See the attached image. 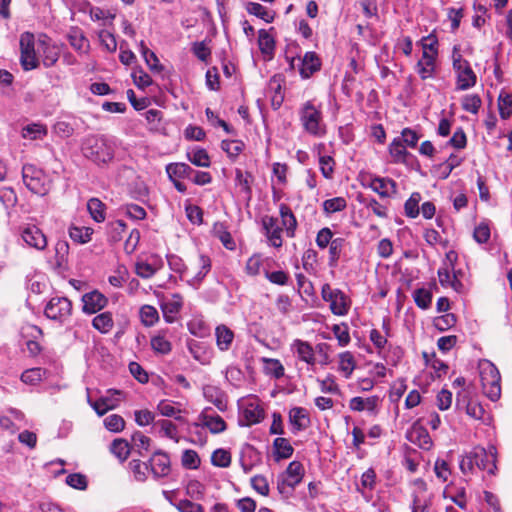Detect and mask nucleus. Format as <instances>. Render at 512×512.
Listing matches in <instances>:
<instances>
[{
	"label": "nucleus",
	"mask_w": 512,
	"mask_h": 512,
	"mask_svg": "<svg viewBox=\"0 0 512 512\" xmlns=\"http://www.w3.org/2000/svg\"><path fill=\"white\" fill-rule=\"evenodd\" d=\"M124 214L132 220H143L146 218L145 209L137 204H127L123 207Z\"/></svg>",
	"instance_id": "nucleus-62"
},
{
	"label": "nucleus",
	"mask_w": 512,
	"mask_h": 512,
	"mask_svg": "<svg viewBox=\"0 0 512 512\" xmlns=\"http://www.w3.org/2000/svg\"><path fill=\"white\" fill-rule=\"evenodd\" d=\"M72 313V302L66 297H53L46 304L44 314L47 318L65 322Z\"/></svg>",
	"instance_id": "nucleus-10"
},
{
	"label": "nucleus",
	"mask_w": 512,
	"mask_h": 512,
	"mask_svg": "<svg viewBox=\"0 0 512 512\" xmlns=\"http://www.w3.org/2000/svg\"><path fill=\"white\" fill-rule=\"evenodd\" d=\"M300 122L308 134L322 137L326 133L323 122L321 106H316L313 101H306L299 110Z\"/></svg>",
	"instance_id": "nucleus-2"
},
{
	"label": "nucleus",
	"mask_w": 512,
	"mask_h": 512,
	"mask_svg": "<svg viewBox=\"0 0 512 512\" xmlns=\"http://www.w3.org/2000/svg\"><path fill=\"white\" fill-rule=\"evenodd\" d=\"M0 202L5 208L13 207L17 202V195L13 188H0Z\"/></svg>",
	"instance_id": "nucleus-64"
},
{
	"label": "nucleus",
	"mask_w": 512,
	"mask_h": 512,
	"mask_svg": "<svg viewBox=\"0 0 512 512\" xmlns=\"http://www.w3.org/2000/svg\"><path fill=\"white\" fill-rule=\"evenodd\" d=\"M47 134V129L42 124H30L23 128L22 135L28 139H41Z\"/></svg>",
	"instance_id": "nucleus-51"
},
{
	"label": "nucleus",
	"mask_w": 512,
	"mask_h": 512,
	"mask_svg": "<svg viewBox=\"0 0 512 512\" xmlns=\"http://www.w3.org/2000/svg\"><path fill=\"white\" fill-rule=\"evenodd\" d=\"M211 463L217 467H228L231 464V454L229 450H213Z\"/></svg>",
	"instance_id": "nucleus-53"
},
{
	"label": "nucleus",
	"mask_w": 512,
	"mask_h": 512,
	"mask_svg": "<svg viewBox=\"0 0 512 512\" xmlns=\"http://www.w3.org/2000/svg\"><path fill=\"white\" fill-rule=\"evenodd\" d=\"M114 322L111 312H103L92 320V326L100 333L106 334L113 328Z\"/></svg>",
	"instance_id": "nucleus-32"
},
{
	"label": "nucleus",
	"mask_w": 512,
	"mask_h": 512,
	"mask_svg": "<svg viewBox=\"0 0 512 512\" xmlns=\"http://www.w3.org/2000/svg\"><path fill=\"white\" fill-rule=\"evenodd\" d=\"M139 51L151 71L160 72L163 69L156 54L145 45L144 41L140 42Z\"/></svg>",
	"instance_id": "nucleus-34"
},
{
	"label": "nucleus",
	"mask_w": 512,
	"mask_h": 512,
	"mask_svg": "<svg viewBox=\"0 0 512 512\" xmlns=\"http://www.w3.org/2000/svg\"><path fill=\"white\" fill-rule=\"evenodd\" d=\"M258 46L263 55L272 56L275 49L273 36L265 29L258 31Z\"/></svg>",
	"instance_id": "nucleus-31"
},
{
	"label": "nucleus",
	"mask_w": 512,
	"mask_h": 512,
	"mask_svg": "<svg viewBox=\"0 0 512 512\" xmlns=\"http://www.w3.org/2000/svg\"><path fill=\"white\" fill-rule=\"evenodd\" d=\"M216 344L221 351H227L234 339V333L225 325H219L215 330Z\"/></svg>",
	"instance_id": "nucleus-27"
},
{
	"label": "nucleus",
	"mask_w": 512,
	"mask_h": 512,
	"mask_svg": "<svg viewBox=\"0 0 512 512\" xmlns=\"http://www.w3.org/2000/svg\"><path fill=\"white\" fill-rule=\"evenodd\" d=\"M469 392L462 389L456 394V407L458 409H465L466 413L474 419H482L485 413L481 404L470 401Z\"/></svg>",
	"instance_id": "nucleus-17"
},
{
	"label": "nucleus",
	"mask_w": 512,
	"mask_h": 512,
	"mask_svg": "<svg viewBox=\"0 0 512 512\" xmlns=\"http://www.w3.org/2000/svg\"><path fill=\"white\" fill-rule=\"evenodd\" d=\"M481 104V98L477 94L466 95L462 99V108L472 114L478 113Z\"/></svg>",
	"instance_id": "nucleus-52"
},
{
	"label": "nucleus",
	"mask_w": 512,
	"mask_h": 512,
	"mask_svg": "<svg viewBox=\"0 0 512 512\" xmlns=\"http://www.w3.org/2000/svg\"><path fill=\"white\" fill-rule=\"evenodd\" d=\"M121 396L122 391L110 389L106 392V395L100 397L96 401H92L88 397V403L99 416H102L109 410L115 409L119 405Z\"/></svg>",
	"instance_id": "nucleus-13"
},
{
	"label": "nucleus",
	"mask_w": 512,
	"mask_h": 512,
	"mask_svg": "<svg viewBox=\"0 0 512 512\" xmlns=\"http://www.w3.org/2000/svg\"><path fill=\"white\" fill-rule=\"evenodd\" d=\"M36 47L37 53L42 57V63L46 68L55 65L60 56V48L47 35L39 36Z\"/></svg>",
	"instance_id": "nucleus-11"
},
{
	"label": "nucleus",
	"mask_w": 512,
	"mask_h": 512,
	"mask_svg": "<svg viewBox=\"0 0 512 512\" xmlns=\"http://www.w3.org/2000/svg\"><path fill=\"white\" fill-rule=\"evenodd\" d=\"M154 428L158 429L163 437L172 439L175 443H180V436L176 425L171 420H158L154 423Z\"/></svg>",
	"instance_id": "nucleus-28"
},
{
	"label": "nucleus",
	"mask_w": 512,
	"mask_h": 512,
	"mask_svg": "<svg viewBox=\"0 0 512 512\" xmlns=\"http://www.w3.org/2000/svg\"><path fill=\"white\" fill-rule=\"evenodd\" d=\"M55 268L62 270L65 268L68 259L69 245L66 241H58L55 244Z\"/></svg>",
	"instance_id": "nucleus-39"
},
{
	"label": "nucleus",
	"mask_w": 512,
	"mask_h": 512,
	"mask_svg": "<svg viewBox=\"0 0 512 512\" xmlns=\"http://www.w3.org/2000/svg\"><path fill=\"white\" fill-rule=\"evenodd\" d=\"M302 469V464L300 462L293 461L289 464L286 470V478L283 480L282 484H278V489L281 493H283L284 486L294 489L295 486L300 483L302 478Z\"/></svg>",
	"instance_id": "nucleus-21"
},
{
	"label": "nucleus",
	"mask_w": 512,
	"mask_h": 512,
	"mask_svg": "<svg viewBox=\"0 0 512 512\" xmlns=\"http://www.w3.org/2000/svg\"><path fill=\"white\" fill-rule=\"evenodd\" d=\"M499 114L502 119L512 116V93L502 90L498 97Z\"/></svg>",
	"instance_id": "nucleus-36"
},
{
	"label": "nucleus",
	"mask_w": 512,
	"mask_h": 512,
	"mask_svg": "<svg viewBox=\"0 0 512 512\" xmlns=\"http://www.w3.org/2000/svg\"><path fill=\"white\" fill-rule=\"evenodd\" d=\"M67 39L70 45L80 53H87L90 48L89 40L86 38L84 32L77 26L71 27Z\"/></svg>",
	"instance_id": "nucleus-23"
},
{
	"label": "nucleus",
	"mask_w": 512,
	"mask_h": 512,
	"mask_svg": "<svg viewBox=\"0 0 512 512\" xmlns=\"http://www.w3.org/2000/svg\"><path fill=\"white\" fill-rule=\"evenodd\" d=\"M347 203L343 197H335L327 199L323 202V209L327 214L342 211L345 209Z\"/></svg>",
	"instance_id": "nucleus-55"
},
{
	"label": "nucleus",
	"mask_w": 512,
	"mask_h": 512,
	"mask_svg": "<svg viewBox=\"0 0 512 512\" xmlns=\"http://www.w3.org/2000/svg\"><path fill=\"white\" fill-rule=\"evenodd\" d=\"M479 373L483 393L491 400L497 401L501 396V375L498 368L489 360L479 362Z\"/></svg>",
	"instance_id": "nucleus-3"
},
{
	"label": "nucleus",
	"mask_w": 512,
	"mask_h": 512,
	"mask_svg": "<svg viewBox=\"0 0 512 512\" xmlns=\"http://www.w3.org/2000/svg\"><path fill=\"white\" fill-rule=\"evenodd\" d=\"M264 372L266 375L280 379L284 376V366L278 359L274 358H263Z\"/></svg>",
	"instance_id": "nucleus-35"
},
{
	"label": "nucleus",
	"mask_w": 512,
	"mask_h": 512,
	"mask_svg": "<svg viewBox=\"0 0 512 512\" xmlns=\"http://www.w3.org/2000/svg\"><path fill=\"white\" fill-rule=\"evenodd\" d=\"M66 484L78 490H85L88 485L87 477L80 473H72L66 477Z\"/></svg>",
	"instance_id": "nucleus-63"
},
{
	"label": "nucleus",
	"mask_w": 512,
	"mask_h": 512,
	"mask_svg": "<svg viewBox=\"0 0 512 512\" xmlns=\"http://www.w3.org/2000/svg\"><path fill=\"white\" fill-rule=\"evenodd\" d=\"M214 234L221 241L223 246L226 249L234 250L235 249V241L232 238L230 232H228L223 223H216L214 225Z\"/></svg>",
	"instance_id": "nucleus-42"
},
{
	"label": "nucleus",
	"mask_w": 512,
	"mask_h": 512,
	"mask_svg": "<svg viewBox=\"0 0 512 512\" xmlns=\"http://www.w3.org/2000/svg\"><path fill=\"white\" fill-rule=\"evenodd\" d=\"M362 203L380 218H387V207L379 203L375 198H365Z\"/></svg>",
	"instance_id": "nucleus-59"
},
{
	"label": "nucleus",
	"mask_w": 512,
	"mask_h": 512,
	"mask_svg": "<svg viewBox=\"0 0 512 512\" xmlns=\"http://www.w3.org/2000/svg\"><path fill=\"white\" fill-rule=\"evenodd\" d=\"M279 213L282 219V228H285L286 235L290 238L295 236L297 228V220L292 210L286 204H281L279 207Z\"/></svg>",
	"instance_id": "nucleus-25"
},
{
	"label": "nucleus",
	"mask_w": 512,
	"mask_h": 512,
	"mask_svg": "<svg viewBox=\"0 0 512 512\" xmlns=\"http://www.w3.org/2000/svg\"><path fill=\"white\" fill-rule=\"evenodd\" d=\"M81 300L83 303L82 310L86 314H95L108 304V298L98 290L85 293Z\"/></svg>",
	"instance_id": "nucleus-16"
},
{
	"label": "nucleus",
	"mask_w": 512,
	"mask_h": 512,
	"mask_svg": "<svg viewBox=\"0 0 512 512\" xmlns=\"http://www.w3.org/2000/svg\"><path fill=\"white\" fill-rule=\"evenodd\" d=\"M321 296L325 302H329L330 310L334 315L345 316L348 314L351 301L340 289H333L330 284L325 283L321 288Z\"/></svg>",
	"instance_id": "nucleus-8"
},
{
	"label": "nucleus",
	"mask_w": 512,
	"mask_h": 512,
	"mask_svg": "<svg viewBox=\"0 0 512 512\" xmlns=\"http://www.w3.org/2000/svg\"><path fill=\"white\" fill-rule=\"evenodd\" d=\"M388 150L393 163L410 166L416 161L415 156L407 151L405 145L399 139L394 138Z\"/></svg>",
	"instance_id": "nucleus-19"
},
{
	"label": "nucleus",
	"mask_w": 512,
	"mask_h": 512,
	"mask_svg": "<svg viewBox=\"0 0 512 512\" xmlns=\"http://www.w3.org/2000/svg\"><path fill=\"white\" fill-rule=\"evenodd\" d=\"M463 472L472 471L474 467L494 474L496 470V453L493 450H470L460 463Z\"/></svg>",
	"instance_id": "nucleus-5"
},
{
	"label": "nucleus",
	"mask_w": 512,
	"mask_h": 512,
	"mask_svg": "<svg viewBox=\"0 0 512 512\" xmlns=\"http://www.w3.org/2000/svg\"><path fill=\"white\" fill-rule=\"evenodd\" d=\"M105 204L98 198H91L87 202V209L94 221L100 223L105 220Z\"/></svg>",
	"instance_id": "nucleus-38"
},
{
	"label": "nucleus",
	"mask_w": 512,
	"mask_h": 512,
	"mask_svg": "<svg viewBox=\"0 0 512 512\" xmlns=\"http://www.w3.org/2000/svg\"><path fill=\"white\" fill-rule=\"evenodd\" d=\"M422 197L419 192H413L404 204L405 215L409 218H416L420 213L419 203Z\"/></svg>",
	"instance_id": "nucleus-43"
},
{
	"label": "nucleus",
	"mask_w": 512,
	"mask_h": 512,
	"mask_svg": "<svg viewBox=\"0 0 512 512\" xmlns=\"http://www.w3.org/2000/svg\"><path fill=\"white\" fill-rule=\"evenodd\" d=\"M199 267L200 270L195 275V277L190 280L188 283L193 287H198L202 280L206 277V275L211 270V260L208 256L201 254L199 256Z\"/></svg>",
	"instance_id": "nucleus-37"
},
{
	"label": "nucleus",
	"mask_w": 512,
	"mask_h": 512,
	"mask_svg": "<svg viewBox=\"0 0 512 512\" xmlns=\"http://www.w3.org/2000/svg\"><path fill=\"white\" fill-rule=\"evenodd\" d=\"M129 465L138 481H144L147 473L150 472L147 461H142L139 458H133Z\"/></svg>",
	"instance_id": "nucleus-49"
},
{
	"label": "nucleus",
	"mask_w": 512,
	"mask_h": 512,
	"mask_svg": "<svg viewBox=\"0 0 512 512\" xmlns=\"http://www.w3.org/2000/svg\"><path fill=\"white\" fill-rule=\"evenodd\" d=\"M334 165L335 161L331 156L324 155L319 157L320 171L324 178L331 179L333 177Z\"/></svg>",
	"instance_id": "nucleus-60"
},
{
	"label": "nucleus",
	"mask_w": 512,
	"mask_h": 512,
	"mask_svg": "<svg viewBox=\"0 0 512 512\" xmlns=\"http://www.w3.org/2000/svg\"><path fill=\"white\" fill-rule=\"evenodd\" d=\"M435 59L434 54H430L428 51H423L422 58L417 62L416 68L419 76L422 80L433 77L435 71Z\"/></svg>",
	"instance_id": "nucleus-24"
},
{
	"label": "nucleus",
	"mask_w": 512,
	"mask_h": 512,
	"mask_svg": "<svg viewBox=\"0 0 512 512\" xmlns=\"http://www.w3.org/2000/svg\"><path fill=\"white\" fill-rule=\"evenodd\" d=\"M288 424L292 433L306 430L311 424L308 410L303 407L291 408L288 413Z\"/></svg>",
	"instance_id": "nucleus-15"
},
{
	"label": "nucleus",
	"mask_w": 512,
	"mask_h": 512,
	"mask_svg": "<svg viewBox=\"0 0 512 512\" xmlns=\"http://www.w3.org/2000/svg\"><path fill=\"white\" fill-rule=\"evenodd\" d=\"M346 245V240L342 237L334 238L329 245V260L328 265L331 268H336L340 259L341 253Z\"/></svg>",
	"instance_id": "nucleus-30"
},
{
	"label": "nucleus",
	"mask_w": 512,
	"mask_h": 512,
	"mask_svg": "<svg viewBox=\"0 0 512 512\" xmlns=\"http://www.w3.org/2000/svg\"><path fill=\"white\" fill-rule=\"evenodd\" d=\"M99 41L102 47L108 52H115L117 49V41L111 32L108 30H101L98 33Z\"/></svg>",
	"instance_id": "nucleus-54"
},
{
	"label": "nucleus",
	"mask_w": 512,
	"mask_h": 512,
	"mask_svg": "<svg viewBox=\"0 0 512 512\" xmlns=\"http://www.w3.org/2000/svg\"><path fill=\"white\" fill-rule=\"evenodd\" d=\"M240 426H251L260 423L264 419V409L260 405L258 397L250 395L238 401Z\"/></svg>",
	"instance_id": "nucleus-6"
},
{
	"label": "nucleus",
	"mask_w": 512,
	"mask_h": 512,
	"mask_svg": "<svg viewBox=\"0 0 512 512\" xmlns=\"http://www.w3.org/2000/svg\"><path fill=\"white\" fill-rule=\"evenodd\" d=\"M151 347L155 353L166 355L172 349L171 343L163 335H155L151 338Z\"/></svg>",
	"instance_id": "nucleus-50"
},
{
	"label": "nucleus",
	"mask_w": 512,
	"mask_h": 512,
	"mask_svg": "<svg viewBox=\"0 0 512 512\" xmlns=\"http://www.w3.org/2000/svg\"><path fill=\"white\" fill-rule=\"evenodd\" d=\"M46 375V370L40 367L30 368L21 374V381L25 384L36 385Z\"/></svg>",
	"instance_id": "nucleus-44"
},
{
	"label": "nucleus",
	"mask_w": 512,
	"mask_h": 512,
	"mask_svg": "<svg viewBox=\"0 0 512 512\" xmlns=\"http://www.w3.org/2000/svg\"><path fill=\"white\" fill-rule=\"evenodd\" d=\"M262 229L268 240V243L274 248H280L283 244V228L279 224L278 218L265 215L262 217Z\"/></svg>",
	"instance_id": "nucleus-12"
},
{
	"label": "nucleus",
	"mask_w": 512,
	"mask_h": 512,
	"mask_svg": "<svg viewBox=\"0 0 512 512\" xmlns=\"http://www.w3.org/2000/svg\"><path fill=\"white\" fill-rule=\"evenodd\" d=\"M300 65L299 73L303 79L310 78L321 68V60L315 52H306L303 58L297 59Z\"/></svg>",
	"instance_id": "nucleus-20"
},
{
	"label": "nucleus",
	"mask_w": 512,
	"mask_h": 512,
	"mask_svg": "<svg viewBox=\"0 0 512 512\" xmlns=\"http://www.w3.org/2000/svg\"><path fill=\"white\" fill-rule=\"evenodd\" d=\"M456 324V316L452 313H446L434 319V326L437 330L443 332Z\"/></svg>",
	"instance_id": "nucleus-56"
},
{
	"label": "nucleus",
	"mask_w": 512,
	"mask_h": 512,
	"mask_svg": "<svg viewBox=\"0 0 512 512\" xmlns=\"http://www.w3.org/2000/svg\"><path fill=\"white\" fill-rule=\"evenodd\" d=\"M104 426L111 432H120L125 427V421L120 415L111 414L104 419Z\"/></svg>",
	"instance_id": "nucleus-58"
},
{
	"label": "nucleus",
	"mask_w": 512,
	"mask_h": 512,
	"mask_svg": "<svg viewBox=\"0 0 512 512\" xmlns=\"http://www.w3.org/2000/svg\"><path fill=\"white\" fill-rule=\"evenodd\" d=\"M413 299L421 309H428L432 302V293L425 288H418L413 292Z\"/></svg>",
	"instance_id": "nucleus-48"
},
{
	"label": "nucleus",
	"mask_w": 512,
	"mask_h": 512,
	"mask_svg": "<svg viewBox=\"0 0 512 512\" xmlns=\"http://www.w3.org/2000/svg\"><path fill=\"white\" fill-rule=\"evenodd\" d=\"M140 317L146 327L153 326L159 320L157 309L151 305H143L140 308Z\"/></svg>",
	"instance_id": "nucleus-45"
},
{
	"label": "nucleus",
	"mask_w": 512,
	"mask_h": 512,
	"mask_svg": "<svg viewBox=\"0 0 512 512\" xmlns=\"http://www.w3.org/2000/svg\"><path fill=\"white\" fill-rule=\"evenodd\" d=\"M22 179L25 186L34 194L44 196L49 191L50 184L46 175L33 165L23 166Z\"/></svg>",
	"instance_id": "nucleus-9"
},
{
	"label": "nucleus",
	"mask_w": 512,
	"mask_h": 512,
	"mask_svg": "<svg viewBox=\"0 0 512 512\" xmlns=\"http://www.w3.org/2000/svg\"><path fill=\"white\" fill-rule=\"evenodd\" d=\"M177 300L167 302L162 306V311L166 322L172 323L174 321V314H177L181 309V298L179 295H174Z\"/></svg>",
	"instance_id": "nucleus-47"
},
{
	"label": "nucleus",
	"mask_w": 512,
	"mask_h": 512,
	"mask_svg": "<svg viewBox=\"0 0 512 512\" xmlns=\"http://www.w3.org/2000/svg\"><path fill=\"white\" fill-rule=\"evenodd\" d=\"M93 229L89 227L72 226L69 228L70 238L79 244H85L91 240Z\"/></svg>",
	"instance_id": "nucleus-41"
},
{
	"label": "nucleus",
	"mask_w": 512,
	"mask_h": 512,
	"mask_svg": "<svg viewBox=\"0 0 512 512\" xmlns=\"http://www.w3.org/2000/svg\"><path fill=\"white\" fill-rule=\"evenodd\" d=\"M149 471L155 478L165 477L170 473V458L161 450L155 453L147 460Z\"/></svg>",
	"instance_id": "nucleus-14"
},
{
	"label": "nucleus",
	"mask_w": 512,
	"mask_h": 512,
	"mask_svg": "<svg viewBox=\"0 0 512 512\" xmlns=\"http://www.w3.org/2000/svg\"><path fill=\"white\" fill-rule=\"evenodd\" d=\"M187 158L193 165L198 167H209L211 163L207 151L203 148L193 149L188 152Z\"/></svg>",
	"instance_id": "nucleus-40"
},
{
	"label": "nucleus",
	"mask_w": 512,
	"mask_h": 512,
	"mask_svg": "<svg viewBox=\"0 0 512 512\" xmlns=\"http://www.w3.org/2000/svg\"><path fill=\"white\" fill-rule=\"evenodd\" d=\"M203 426L195 425L189 432V439L184 438L186 442L194 445L203 446L206 444L207 432L209 429L211 433H220L226 429L224 419L216 413H204L202 416Z\"/></svg>",
	"instance_id": "nucleus-4"
},
{
	"label": "nucleus",
	"mask_w": 512,
	"mask_h": 512,
	"mask_svg": "<svg viewBox=\"0 0 512 512\" xmlns=\"http://www.w3.org/2000/svg\"><path fill=\"white\" fill-rule=\"evenodd\" d=\"M369 187L381 197H389L396 193L397 184L390 178L374 177L369 183Z\"/></svg>",
	"instance_id": "nucleus-22"
},
{
	"label": "nucleus",
	"mask_w": 512,
	"mask_h": 512,
	"mask_svg": "<svg viewBox=\"0 0 512 512\" xmlns=\"http://www.w3.org/2000/svg\"><path fill=\"white\" fill-rule=\"evenodd\" d=\"M453 69L457 73V89L467 90L476 84L477 77L472 70L470 63L463 59L457 46L453 48Z\"/></svg>",
	"instance_id": "nucleus-7"
},
{
	"label": "nucleus",
	"mask_w": 512,
	"mask_h": 512,
	"mask_svg": "<svg viewBox=\"0 0 512 512\" xmlns=\"http://www.w3.org/2000/svg\"><path fill=\"white\" fill-rule=\"evenodd\" d=\"M339 369L344 373L346 378H349L355 369L354 357L349 351L339 355Z\"/></svg>",
	"instance_id": "nucleus-46"
},
{
	"label": "nucleus",
	"mask_w": 512,
	"mask_h": 512,
	"mask_svg": "<svg viewBox=\"0 0 512 512\" xmlns=\"http://www.w3.org/2000/svg\"><path fill=\"white\" fill-rule=\"evenodd\" d=\"M407 439L422 448L424 445H427L431 442L430 435L428 431L422 426L414 425L406 435Z\"/></svg>",
	"instance_id": "nucleus-29"
},
{
	"label": "nucleus",
	"mask_w": 512,
	"mask_h": 512,
	"mask_svg": "<svg viewBox=\"0 0 512 512\" xmlns=\"http://www.w3.org/2000/svg\"><path fill=\"white\" fill-rule=\"evenodd\" d=\"M116 149V141L105 135H89L81 145L83 156L100 168L113 162Z\"/></svg>",
	"instance_id": "nucleus-1"
},
{
	"label": "nucleus",
	"mask_w": 512,
	"mask_h": 512,
	"mask_svg": "<svg viewBox=\"0 0 512 512\" xmlns=\"http://www.w3.org/2000/svg\"><path fill=\"white\" fill-rule=\"evenodd\" d=\"M292 348L296 351L300 360L309 365H314L316 362L313 347L307 341L296 339L292 343Z\"/></svg>",
	"instance_id": "nucleus-26"
},
{
	"label": "nucleus",
	"mask_w": 512,
	"mask_h": 512,
	"mask_svg": "<svg viewBox=\"0 0 512 512\" xmlns=\"http://www.w3.org/2000/svg\"><path fill=\"white\" fill-rule=\"evenodd\" d=\"M20 52L37 53L34 35L30 32H24L20 36Z\"/></svg>",
	"instance_id": "nucleus-61"
},
{
	"label": "nucleus",
	"mask_w": 512,
	"mask_h": 512,
	"mask_svg": "<svg viewBox=\"0 0 512 512\" xmlns=\"http://www.w3.org/2000/svg\"><path fill=\"white\" fill-rule=\"evenodd\" d=\"M246 10L249 14H252L266 23H271L274 20V12L268 10L266 7L257 2H248Z\"/></svg>",
	"instance_id": "nucleus-33"
},
{
	"label": "nucleus",
	"mask_w": 512,
	"mask_h": 512,
	"mask_svg": "<svg viewBox=\"0 0 512 512\" xmlns=\"http://www.w3.org/2000/svg\"><path fill=\"white\" fill-rule=\"evenodd\" d=\"M244 144L238 140H223L221 142V148L225 151L229 157L235 158L242 151Z\"/></svg>",
	"instance_id": "nucleus-57"
},
{
	"label": "nucleus",
	"mask_w": 512,
	"mask_h": 512,
	"mask_svg": "<svg viewBox=\"0 0 512 512\" xmlns=\"http://www.w3.org/2000/svg\"><path fill=\"white\" fill-rule=\"evenodd\" d=\"M21 237L24 242L37 250H44L47 246V238L35 225H27L23 228Z\"/></svg>",
	"instance_id": "nucleus-18"
}]
</instances>
